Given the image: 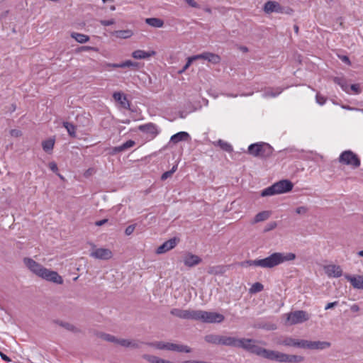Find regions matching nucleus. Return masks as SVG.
I'll return each mask as SVG.
<instances>
[{
  "label": "nucleus",
  "mask_w": 363,
  "mask_h": 363,
  "mask_svg": "<svg viewBox=\"0 0 363 363\" xmlns=\"http://www.w3.org/2000/svg\"><path fill=\"white\" fill-rule=\"evenodd\" d=\"M296 259V255L292 252H274L264 259H249L245 263L248 266L259 267L264 269L275 267L286 262Z\"/></svg>",
  "instance_id": "obj_1"
},
{
  "label": "nucleus",
  "mask_w": 363,
  "mask_h": 363,
  "mask_svg": "<svg viewBox=\"0 0 363 363\" xmlns=\"http://www.w3.org/2000/svg\"><path fill=\"white\" fill-rule=\"evenodd\" d=\"M23 263L33 274L38 277L55 284H63V279L57 272L52 271L44 267L42 264L35 262L33 259L25 257L23 259Z\"/></svg>",
  "instance_id": "obj_2"
},
{
  "label": "nucleus",
  "mask_w": 363,
  "mask_h": 363,
  "mask_svg": "<svg viewBox=\"0 0 363 363\" xmlns=\"http://www.w3.org/2000/svg\"><path fill=\"white\" fill-rule=\"evenodd\" d=\"M257 343H263L262 341L252 338H240L238 348H241L251 354L272 361L274 350H267L259 346Z\"/></svg>",
  "instance_id": "obj_3"
},
{
  "label": "nucleus",
  "mask_w": 363,
  "mask_h": 363,
  "mask_svg": "<svg viewBox=\"0 0 363 363\" xmlns=\"http://www.w3.org/2000/svg\"><path fill=\"white\" fill-rule=\"evenodd\" d=\"M293 187L294 184L290 180L282 179L263 189L260 195L264 197L275 194H285L291 191Z\"/></svg>",
  "instance_id": "obj_4"
},
{
  "label": "nucleus",
  "mask_w": 363,
  "mask_h": 363,
  "mask_svg": "<svg viewBox=\"0 0 363 363\" xmlns=\"http://www.w3.org/2000/svg\"><path fill=\"white\" fill-rule=\"evenodd\" d=\"M273 147L268 143L259 142L249 145L247 152L255 157L266 159L273 152Z\"/></svg>",
  "instance_id": "obj_5"
},
{
  "label": "nucleus",
  "mask_w": 363,
  "mask_h": 363,
  "mask_svg": "<svg viewBox=\"0 0 363 363\" xmlns=\"http://www.w3.org/2000/svg\"><path fill=\"white\" fill-rule=\"evenodd\" d=\"M196 320H199L206 323H222L225 317L223 315L211 311L196 310Z\"/></svg>",
  "instance_id": "obj_6"
},
{
  "label": "nucleus",
  "mask_w": 363,
  "mask_h": 363,
  "mask_svg": "<svg viewBox=\"0 0 363 363\" xmlns=\"http://www.w3.org/2000/svg\"><path fill=\"white\" fill-rule=\"evenodd\" d=\"M340 163L352 167L353 169L358 168L361 164L359 156L350 150L343 151L339 156Z\"/></svg>",
  "instance_id": "obj_7"
},
{
  "label": "nucleus",
  "mask_w": 363,
  "mask_h": 363,
  "mask_svg": "<svg viewBox=\"0 0 363 363\" xmlns=\"http://www.w3.org/2000/svg\"><path fill=\"white\" fill-rule=\"evenodd\" d=\"M266 13H285L291 15L294 12L293 9L289 6H283L279 2L274 1H267L263 8Z\"/></svg>",
  "instance_id": "obj_8"
},
{
  "label": "nucleus",
  "mask_w": 363,
  "mask_h": 363,
  "mask_svg": "<svg viewBox=\"0 0 363 363\" xmlns=\"http://www.w3.org/2000/svg\"><path fill=\"white\" fill-rule=\"evenodd\" d=\"M304 360V357L300 355L287 354L279 351L274 350L272 361L285 363H299Z\"/></svg>",
  "instance_id": "obj_9"
},
{
  "label": "nucleus",
  "mask_w": 363,
  "mask_h": 363,
  "mask_svg": "<svg viewBox=\"0 0 363 363\" xmlns=\"http://www.w3.org/2000/svg\"><path fill=\"white\" fill-rule=\"evenodd\" d=\"M310 318L309 315L304 311H295L291 312L288 315V320L290 321L291 325L302 323L308 320Z\"/></svg>",
  "instance_id": "obj_10"
},
{
  "label": "nucleus",
  "mask_w": 363,
  "mask_h": 363,
  "mask_svg": "<svg viewBox=\"0 0 363 363\" xmlns=\"http://www.w3.org/2000/svg\"><path fill=\"white\" fill-rule=\"evenodd\" d=\"M170 314L177 318L185 320H196V310H183L174 308L170 311Z\"/></svg>",
  "instance_id": "obj_11"
},
{
  "label": "nucleus",
  "mask_w": 363,
  "mask_h": 363,
  "mask_svg": "<svg viewBox=\"0 0 363 363\" xmlns=\"http://www.w3.org/2000/svg\"><path fill=\"white\" fill-rule=\"evenodd\" d=\"M331 344L327 341H310L304 340V349L323 350L330 347Z\"/></svg>",
  "instance_id": "obj_12"
},
{
  "label": "nucleus",
  "mask_w": 363,
  "mask_h": 363,
  "mask_svg": "<svg viewBox=\"0 0 363 363\" xmlns=\"http://www.w3.org/2000/svg\"><path fill=\"white\" fill-rule=\"evenodd\" d=\"M179 242V238L174 237L162 243L156 250L157 254L165 253L174 248Z\"/></svg>",
  "instance_id": "obj_13"
},
{
  "label": "nucleus",
  "mask_w": 363,
  "mask_h": 363,
  "mask_svg": "<svg viewBox=\"0 0 363 363\" xmlns=\"http://www.w3.org/2000/svg\"><path fill=\"white\" fill-rule=\"evenodd\" d=\"M90 256L99 259H109L112 257V252L106 248H96L90 253Z\"/></svg>",
  "instance_id": "obj_14"
},
{
  "label": "nucleus",
  "mask_w": 363,
  "mask_h": 363,
  "mask_svg": "<svg viewBox=\"0 0 363 363\" xmlns=\"http://www.w3.org/2000/svg\"><path fill=\"white\" fill-rule=\"evenodd\" d=\"M345 278L350 283L352 287L357 290H363V275L345 274Z\"/></svg>",
  "instance_id": "obj_15"
},
{
  "label": "nucleus",
  "mask_w": 363,
  "mask_h": 363,
  "mask_svg": "<svg viewBox=\"0 0 363 363\" xmlns=\"http://www.w3.org/2000/svg\"><path fill=\"white\" fill-rule=\"evenodd\" d=\"M138 130L141 132L150 135L152 138H155L159 133L157 126L152 123H148L138 126Z\"/></svg>",
  "instance_id": "obj_16"
},
{
  "label": "nucleus",
  "mask_w": 363,
  "mask_h": 363,
  "mask_svg": "<svg viewBox=\"0 0 363 363\" xmlns=\"http://www.w3.org/2000/svg\"><path fill=\"white\" fill-rule=\"evenodd\" d=\"M113 98L122 108L131 110L130 102L128 100L126 95L123 93L116 91L113 94Z\"/></svg>",
  "instance_id": "obj_17"
},
{
  "label": "nucleus",
  "mask_w": 363,
  "mask_h": 363,
  "mask_svg": "<svg viewBox=\"0 0 363 363\" xmlns=\"http://www.w3.org/2000/svg\"><path fill=\"white\" fill-rule=\"evenodd\" d=\"M325 274L329 277L338 278L342 275V270L340 266L335 264H329L324 267Z\"/></svg>",
  "instance_id": "obj_18"
},
{
  "label": "nucleus",
  "mask_w": 363,
  "mask_h": 363,
  "mask_svg": "<svg viewBox=\"0 0 363 363\" xmlns=\"http://www.w3.org/2000/svg\"><path fill=\"white\" fill-rule=\"evenodd\" d=\"M279 345L286 347H294L304 349V340H298L291 337H287L281 340L279 342Z\"/></svg>",
  "instance_id": "obj_19"
},
{
  "label": "nucleus",
  "mask_w": 363,
  "mask_h": 363,
  "mask_svg": "<svg viewBox=\"0 0 363 363\" xmlns=\"http://www.w3.org/2000/svg\"><path fill=\"white\" fill-rule=\"evenodd\" d=\"M219 340V345L238 348L240 338L235 337L220 335Z\"/></svg>",
  "instance_id": "obj_20"
},
{
  "label": "nucleus",
  "mask_w": 363,
  "mask_h": 363,
  "mask_svg": "<svg viewBox=\"0 0 363 363\" xmlns=\"http://www.w3.org/2000/svg\"><path fill=\"white\" fill-rule=\"evenodd\" d=\"M194 57L196 60L203 59L207 60L213 64H218L220 61V57L219 55L212 53V52H203L199 55H194Z\"/></svg>",
  "instance_id": "obj_21"
},
{
  "label": "nucleus",
  "mask_w": 363,
  "mask_h": 363,
  "mask_svg": "<svg viewBox=\"0 0 363 363\" xmlns=\"http://www.w3.org/2000/svg\"><path fill=\"white\" fill-rule=\"evenodd\" d=\"M184 264L189 267H193L202 262V259L197 255L188 252L184 257Z\"/></svg>",
  "instance_id": "obj_22"
},
{
  "label": "nucleus",
  "mask_w": 363,
  "mask_h": 363,
  "mask_svg": "<svg viewBox=\"0 0 363 363\" xmlns=\"http://www.w3.org/2000/svg\"><path fill=\"white\" fill-rule=\"evenodd\" d=\"M135 145V142L133 140H128L125 143H123L119 146H116L112 148V153L117 154L121 152H124L128 149L133 147Z\"/></svg>",
  "instance_id": "obj_23"
},
{
  "label": "nucleus",
  "mask_w": 363,
  "mask_h": 363,
  "mask_svg": "<svg viewBox=\"0 0 363 363\" xmlns=\"http://www.w3.org/2000/svg\"><path fill=\"white\" fill-rule=\"evenodd\" d=\"M190 135L187 132L181 131L173 135L170 138V142L177 144L180 141H186L189 139Z\"/></svg>",
  "instance_id": "obj_24"
},
{
  "label": "nucleus",
  "mask_w": 363,
  "mask_h": 363,
  "mask_svg": "<svg viewBox=\"0 0 363 363\" xmlns=\"http://www.w3.org/2000/svg\"><path fill=\"white\" fill-rule=\"evenodd\" d=\"M228 269V267L224 265L211 266L208 268L207 272L213 275H223Z\"/></svg>",
  "instance_id": "obj_25"
},
{
  "label": "nucleus",
  "mask_w": 363,
  "mask_h": 363,
  "mask_svg": "<svg viewBox=\"0 0 363 363\" xmlns=\"http://www.w3.org/2000/svg\"><path fill=\"white\" fill-rule=\"evenodd\" d=\"M112 36L120 39H128L133 36V32L131 30H115L111 33Z\"/></svg>",
  "instance_id": "obj_26"
},
{
  "label": "nucleus",
  "mask_w": 363,
  "mask_h": 363,
  "mask_svg": "<svg viewBox=\"0 0 363 363\" xmlns=\"http://www.w3.org/2000/svg\"><path fill=\"white\" fill-rule=\"evenodd\" d=\"M156 52L155 51L146 52L142 50H137L132 52V57L135 59H146L150 57L155 55Z\"/></svg>",
  "instance_id": "obj_27"
},
{
  "label": "nucleus",
  "mask_w": 363,
  "mask_h": 363,
  "mask_svg": "<svg viewBox=\"0 0 363 363\" xmlns=\"http://www.w3.org/2000/svg\"><path fill=\"white\" fill-rule=\"evenodd\" d=\"M53 323L64 328L67 330L71 331L74 333H79L81 332V330L79 328H77L74 325H72L69 323L64 322V321H62L60 320H54Z\"/></svg>",
  "instance_id": "obj_28"
},
{
  "label": "nucleus",
  "mask_w": 363,
  "mask_h": 363,
  "mask_svg": "<svg viewBox=\"0 0 363 363\" xmlns=\"http://www.w3.org/2000/svg\"><path fill=\"white\" fill-rule=\"evenodd\" d=\"M116 344L125 347L138 348L140 347L138 342L128 339H118Z\"/></svg>",
  "instance_id": "obj_29"
},
{
  "label": "nucleus",
  "mask_w": 363,
  "mask_h": 363,
  "mask_svg": "<svg viewBox=\"0 0 363 363\" xmlns=\"http://www.w3.org/2000/svg\"><path fill=\"white\" fill-rule=\"evenodd\" d=\"M145 23L154 28H162L164 26V21L159 18H147Z\"/></svg>",
  "instance_id": "obj_30"
},
{
  "label": "nucleus",
  "mask_w": 363,
  "mask_h": 363,
  "mask_svg": "<svg viewBox=\"0 0 363 363\" xmlns=\"http://www.w3.org/2000/svg\"><path fill=\"white\" fill-rule=\"evenodd\" d=\"M333 82L338 84L343 91L347 93H349V85L345 78L335 77L333 78Z\"/></svg>",
  "instance_id": "obj_31"
},
{
  "label": "nucleus",
  "mask_w": 363,
  "mask_h": 363,
  "mask_svg": "<svg viewBox=\"0 0 363 363\" xmlns=\"http://www.w3.org/2000/svg\"><path fill=\"white\" fill-rule=\"evenodd\" d=\"M55 141L54 138H49L43 140L42 142V147L43 150L47 153H50L53 150Z\"/></svg>",
  "instance_id": "obj_32"
},
{
  "label": "nucleus",
  "mask_w": 363,
  "mask_h": 363,
  "mask_svg": "<svg viewBox=\"0 0 363 363\" xmlns=\"http://www.w3.org/2000/svg\"><path fill=\"white\" fill-rule=\"evenodd\" d=\"M282 91L283 89L281 87H277L275 89L269 88L264 91V96L265 97H276L279 95Z\"/></svg>",
  "instance_id": "obj_33"
},
{
  "label": "nucleus",
  "mask_w": 363,
  "mask_h": 363,
  "mask_svg": "<svg viewBox=\"0 0 363 363\" xmlns=\"http://www.w3.org/2000/svg\"><path fill=\"white\" fill-rule=\"evenodd\" d=\"M71 37L79 43H84L89 40V37L85 34L73 32Z\"/></svg>",
  "instance_id": "obj_34"
},
{
  "label": "nucleus",
  "mask_w": 363,
  "mask_h": 363,
  "mask_svg": "<svg viewBox=\"0 0 363 363\" xmlns=\"http://www.w3.org/2000/svg\"><path fill=\"white\" fill-rule=\"evenodd\" d=\"M215 145L219 146L223 150L227 152H231L233 150V146L230 143L221 139L216 141Z\"/></svg>",
  "instance_id": "obj_35"
},
{
  "label": "nucleus",
  "mask_w": 363,
  "mask_h": 363,
  "mask_svg": "<svg viewBox=\"0 0 363 363\" xmlns=\"http://www.w3.org/2000/svg\"><path fill=\"white\" fill-rule=\"evenodd\" d=\"M219 338L220 335L216 334H208L204 337V340L206 342L216 345H219Z\"/></svg>",
  "instance_id": "obj_36"
},
{
  "label": "nucleus",
  "mask_w": 363,
  "mask_h": 363,
  "mask_svg": "<svg viewBox=\"0 0 363 363\" xmlns=\"http://www.w3.org/2000/svg\"><path fill=\"white\" fill-rule=\"evenodd\" d=\"M270 212L264 211L258 213L254 218L255 223H259L267 220L270 216Z\"/></svg>",
  "instance_id": "obj_37"
},
{
  "label": "nucleus",
  "mask_w": 363,
  "mask_h": 363,
  "mask_svg": "<svg viewBox=\"0 0 363 363\" xmlns=\"http://www.w3.org/2000/svg\"><path fill=\"white\" fill-rule=\"evenodd\" d=\"M128 67L132 70H138L140 69V65L139 62H133L131 60H126L122 62V68Z\"/></svg>",
  "instance_id": "obj_38"
},
{
  "label": "nucleus",
  "mask_w": 363,
  "mask_h": 363,
  "mask_svg": "<svg viewBox=\"0 0 363 363\" xmlns=\"http://www.w3.org/2000/svg\"><path fill=\"white\" fill-rule=\"evenodd\" d=\"M63 126L67 129L69 136L76 138V126L69 122H63Z\"/></svg>",
  "instance_id": "obj_39"
},
{
  "label": "nucleus",
  "mask_w": 363,
  "mask_h": 363,
  "mask_svg": "<svg viewBox=\"0 0 363 363\" xmlns=\"http://www.w3.org/2000/svg\"><path fill=\"white\" fill-rule=\"evenodd\" d=\"M263 289H264V286L262 284H261L259 282H255L250 287V294H256V293L262 291Z\"/></svg>",
  "instance_id": "obj_40"
},
{
  "label": "nucleus",
  "mask_w": 363,
  "mask_h": 363,
  "mask_svg": "<svg viewBox=\"0 0 363 363\" xmlns=\"http://www.w3.org/2000/svg\"><path fill=\"white\" fill-rule=\"evenodd\" d=\"M176 352H184V353H190L192 352V349L186 345H179L177 344Z\"/></svg>",
  "instance_id": "obj_41"
},
{
  "label": "nucleus",
  "mask_w": 363,
  "mask_h": 363,
  "mask_svg": "<svg viewBox=\"0 0 363 363\" xmlns=\"http://www.w3.org/2000/svg\"><path fill=\"white\" fill-rule=\"evenodd\" d=\"M100 337L107 341V342H114V343H116L117 342V340H118V338L116 337L115 336L112 335H110V334H107V333H101Z\"/></svg>",
  "instance_id": "obj_42"
},
{
  "label": "nucleus",
  "mask_w": 363,
  "mask_h": 363,
  "mask_svg": "<svg viewBox=\"0 0 363 363\" xmlns=\"http://www.w3.org/2000/svg\"><path fill=\"white\" fill-rule=\"evenodd\" d=\"M143 358L150 363H160V358L154 355L145 354Z\"/></svg>",
  "instance_id": "obj_43"
},
{
  "label": "nucleus",
  "mask_w": 363,
  "mask_h": 363,
  "mask_svg": "<svg viewBox=\"0 0 363 363\" xmlns=\"http://www.w3.org/2000/svg\"><path fill=\"white\" fill-rule=\"evenodd\" d=\"M277 226V223L276 221L269 222V223H267V225H265L264 229V232L267 233V232H269L270 230H272L274 228H276Z\"/></svg>",
  "instance_id": "obj_44"
},
{
  "label": "nucleus",
  "mask_w": 363,
  "mask_h": 363,
  "mask_svg": "<svg viewBox=\"0 0 363 363\" xmlns=\"http://www.w3.org/2000/svg\"><path fill=\"white\" fill-rule=\"evenodd\" d=\"M194 60H195L194 56L188 57L187 62H186L183 68L180 71H179V73H182L185 72L189 67V66L191 65Z\"/></svg>",
  "instance_id": "obj_45"
},
{
  "label": "nucleus",
  "mask_w": 363,
  "mask_h": 363,
  "mask_svg": "<svg viewBox=\"0 0 363 363\" xmlns=\"http://www.w3.org/2000/svg\"><path fill=\"white\" fill-rule=\"evenodd\" d=\"M308 211V208L306 206H299L296 208V213L300 215H305Z\"/></svg>",
  "instance_id": "obj_46"
},
{
  "label": "nucleus",
  "mask_w": 363,
  "mask_h": 363,
  "mask_svg": "<svg viewBox=\"0 0 363 363\" xmlns=\"http://www.w3.org/2000/svg\"><path fill=\"white\" fill-rule=\"evenodd\" d=\"M316 102L320 105H323L326 102V98L320 94H316Z\"/></svg>",
  "instance_id": "obj_47"
},
{
  "label": "nucleus",
  "mask_w": 363,
  "mask_h": 363,
  "mask_svg": "<svg viewBox=\"0 0 363 363\" xmlns=\"http://www.w3.org/2000/svg\"><path fill=\"white\" fill-rule=\"evenodd\" d=\"M99 22L101 26H111V25L114 24L115 20L113 18L109 19V20H101Z\"/></svg>",
  "instance_id": "obj_48"
},
{
  "label": "nucleus",
  "mask_w": 363,
  "mask_h": 363,
  "mask_svg": "<svg viewBox=\"0 0 363 363\" xmlns=\"http://www.w3.org/2000/svg\"><path fill=\"white\" fill-rule=\"evenodd\" d=\"M350 89L354 92L356 94H359L361 93L362 90L359 87V84H354L350 86Z\"/></svg>",
  "instance_id": "obj_49"
},
{
  "label": "nucleus",
  "mask_w": 363,
  "mask_h": 363,
  "mask_svg": "<svg viewBox=\"0 0 363 363\" xmlns=\"http://www.w3.org/2000/svg\"><path fill=\"white\" fill-rule=\"evenodd\" d=\"M135 226H136V224H133V225H128V226L125 228V234L126 235H131V234L133 233V231H134V230H135Z\"/></svg>",
  "instance_id": "obj_50"
},
{
  "label": "nucleus",
  "mask_w": 363,
  "mask_h": 363,
  "mask_svg": "<svg viewBox=\"0 0 363 363\" xmlns=\"http://www.w3.org/2000/svg\"><path fill=\"white\" fill-rule=\"evenodd\" d=\"M167 342L160 341V342H157L155 343L156 348H157L159 350H167Z\"/></svg>",
  "instance_id": "obj_51"
},
{
  "label": "nucleus",
  "mask_w": 363,
  "mask_h": 363,
  "mask_svg": "<svg viewBox=\"0 0 363 363\" xmlns=\"http://www.w3.org/2000/svg\"><path fill=\"white\" fill-rule=\"evenodd\" d=\"M48 167L50 169V170L52 172H53L54 173H57L58 172V167H57V164L55 162H50L49 164H48Z\"/></svg>",
  "instance_id": "obj_52"
},
{
  "label": "nucleus",
  "mask_w": 363,
  "mask_h": 363,
  "mask_svg": "<svg viewBox=\"0 0 363 363\" xmlns=\"http://www.w3.org/2000/svg\"><path fill=\"white\" fill-rule=\"evenodd\" d=\"M172 172L170 170L164 172L161 176V180L164 181L172 175Z\"/></svg>",
  "instance_id": "obj_53"
},
{
  "label": "nucleus",
  "mask_w": 363,
  "mask_h": 363,
  "mask_svg": "<svg viewBox=\"0 0 363 363\" xmlns=\"http://www.w3.org/2000/svg\"><path fill=\"white\" fill-rule=\"evenodd\" d=\"M338 57L343 62H345V64H347V65H351V61L350 60V58L346 56V55H338Z\"/></svg>",
  "instance_id": "obj_54"
},
{
  "label": "nucleus",
  "mask_w": 363,
  "mask_h": 363,
  "mask_svg": "<svg viewBox=\"0 0 363 363\" xmlns=\"http://www.w3.org/2000/svg\"><path fill=\"white\" fill-rule=\"evenodd\" d=\"M177 344L167 342V350L176 352Z\"/></svg>",
  "instance_id": "obj_55"
},
{
  "label": "nucleus",
  "mask_w": 363,
  "mask_h": 363,
  "mask_svg": "<svg viewBox=\"0 0 363 363\" xmlns=\"http://www.w3.org/2000/svg\"><path fill=\"white\" fill-rule=\"evenodd\" d=\"M337 305H338V301H334V302L328 303L325 306V310H328V309L333 308H334L335 306H336Z\"/></svg>",
  "instance_id": "obj_56"
},
{
  "label": "nucleus",
  "mask_w": 363,
  "mask_h": 363,
  "mask_svg": "<svg viewBox=\"0 0 363 363\" xmlns=\"http://www.w3.org/2000/svg\"><path fill=\"white\" fill-rule=\"evenodd\" d=\"M106 67H112V68H122V62H121V63H108L106 65Z\"/></svg>",
  "instance_id": "obj_57"
},
{
  "label": "nucleus",
  "mask_w": 363,
  "mask_h": 363,
  "mask_svg": "<svg viewBox=\"0 0 363 363\" xmlns=\"http://www.w3.org/2000/svg\"><path fill=\"white\" fill-rule=\"evenodd\" d=\"M108 222V220L105 218V219H102V220H98L95 223V225L96 226H102L103 225L106 224V223Z\"/></svg>",
  "instance_id": "obj_58"
},
{
  "label": "nucleus",
  "mask_w": 363,
  "mask_h": 363,
  "mask_svg": "<svg viewBox=\"0 0 363 363\" xmlns=\"http://www.w3.org/2000/svg\"><path fill=\"white\" fill-rule=\"evenodd\" d=\"M0 356L2 358V359H4V361H6L7 362H12V360L6 354H5L4 353H3L1 352H0Z\"/></svg>",
  "instance_id": "obj_59"
},
{
  "label": "nucleus",
  "mask_w": 363,
  "mask_h": 363,
  "mask_svg": "<svg viewBox=\"0 0 363 363\" xmlns=\"http://www.w3.org/2000/svg\"><path fill=\"white\" fill-rule=\"evenodd\" d=\"M96 49L94 47L91 46H82L80 48V50L82 51H88V50H96Z\"/></svg>",
  "instance_id": "obj_60"
},
{
  "label": "nucleus",
  "mask_w": 363,
  "mask_h": 363,
  "mask_svg": "<svg viewBox=\"0 0 363 363\" xmlns=\"http://www.w3.org/2000/svg\"><path fill=\"white\" fill-rule=\"evenodd\" d=\"M359 310V308L357 304H354L351 306V311L352 312H357Z\"/></svg>",
  "instance_id": "obj_61"
},
{
  "label": "nucleus",
  "mask_w": 363,
  "mask_h": 363,
  "mask_svg": "<svg viewBox=\"0 0 363 363\" xmlns=\"http://www.w3.org/2000/svg\"><path fill=\"white\" fill-rule=\"evenodd\" d=\"M186 1L189 4L191 5V6L193 7H195L196 6V3L194 1V0H186Z\"/></svg>",
  "instance_id": "obj_62"
},
{
  "label": "nucleus",
  "mask_w": 363,
  "mask_h": 363,
  "mask_svg": "<svg viewBox=\"0 0 363 363\" xmlns=\"http://www.w3.org/2000/svg\"><path fill=\"white\" fill-rule=\"evenodd\" d=\"M177 167H178V164H174V165L172 167V169H170V171H171V172H172V174H174V173L177 171Z\"/></svg>",
  "instance_id": "obj_63"
},
{
  "label": "nucleus",
  "mask_w": 363,
  "mask_h": 363,
  "mask_svg": "<svg viewBox=\"0 0 363 363\" xmlns=\"http://www.w3.org/2000/svg\"><path fill=\"white\" fill-rule=\"evenodd\" d=\"M182 363H195V360H186L182 362Z\"/></svg>",
  "instance_id": "obj_64"
}]
</instances>
